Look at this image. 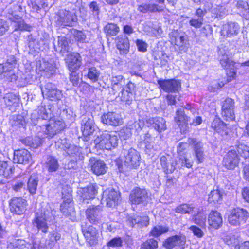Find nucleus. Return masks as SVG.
<instances>
[{
    "label": "nucleus",
    "mask_w": 249,
    "mask_h": 249,
    "mask_svg": "<svg viewBox=\"0 0 249 249\" xmlns=\"http://www.w3.org/2000/svg\"><path fill=\"white\" fill-rule=\"evenodd\" d=\"M55 212L48 203L43 204L38 211L36 212V217L33 221L34 226L42 232H47L48 222H51L54 219Z\"/></svg>",
    "instance_id": "obj_1"
},
{
    "label": "nucleus",
    "mask_w": 249,
    "mask_h": 249,
    "mask_svg": "<svg viewBox=\"0 0 249 249\" xmlns=\"http://www.w3.org/2000/svg\"><path fill=\"white\" fill-rule=\"evenodd\" d=\"M236 150L231 149L224 156L223 163L228 169H234L239 163V156L245 160L249 159V147L244 143H239L236 147Z\"/></svg>",
    "instance_id": "obj_2"
},
{
    "label": "nucleus",
    "mask_w": 249,
    "mask_h": 249,
    "mask_svg": "<svg viewBox=\"0 0 249 249\" xmlns=\"http://www.w3.org/2000/svg\"><path fill=\"white\" fill-rule=\"evenodd\" d=\"M118 142L119 139L117 136L105 132L98 135L94 140L93 143L96 149L110 150L118 146Z\"/></svg>",
    "instance_id": "obj_3"
},
{
    "label": "nucleus",
    "mask_w": 249,
    "mask_h": 249,
    "mask_svg": "<svg viewBox=\"0 0 249 249\" xmlns=\"http://www.w3.org/2000/svg\"><path fill=\"white\" fill-rule=\"evenodd\" d=\"M218 55L221 66L227 70V81H231L236 74L235 63L228 57L227 52L223 48L219 49Z\"/></svg>",
    "instance_id": "obj_4"
},
{
    "label": "nucleus",
    "mask_w": 249,
    "mask_h": 249,
    "mask_svg": "<svg viewBox=\"0 0 249 249\" xmlns=\"http://www.w3.org/2000/svg\"><path fill=\"white\" fill-rule=\"evenodd\" d=\"M249 217V213L246 209L236 207L230 211L228 221L231 225L239 226L245 224Z\"/></svg>",
    "instance_id": "obj_5"
},
{
    "label": "nucleus",
    "mask_w": 249,
    "mask_h": 249,
    "mask_svg": "<svg viewBox=\"0 0 249 249\" xmlns=\"http://www.w3.org/2000/svg\"><path fill=\"white\" fill-rule=\"evenodd\" d=\"M62 193L64 200L60 205V210L64 215L72 221H75L76 220V212L72 203L71 195L70 193L64 195L63 191Z\"/></svg>",
    "instance_id": "obj_6"
},
{
    "label": "nucleus",
    "mask_w": 249,
    "mask_h": 249,
    "mask_svg": "<svg viewBox=\"0 0 249 249\" xmlns=\"http://www.w3.org/2000/svg\"><path fill=\"white\" fill-rule=\"evenodd\" d=\"M56 22L59 26H72L76 22L77 16L73 11L60 9L55 16Z\"/></svg>",
    "instance_id": "obj_7"
},
{
    "label": "nucleus",
    "mask_w": 249,
    "mask_h": 249,
    "mask_svg": "<svg viewBox=\"0 0 249 249\" xmlns=\"http://www.w3.org/2000/svg\"><path fill=\"white\" fill-rule=\"evenodd\" d=\"M169 36L171 43L176 46L180 51L186 52L187 51V37L184 33L173 30L169 33Z\"/></svg>",
    "instance_id": "obj_8"
},
{
    "label": "nucleus",
    "mask_w": 249,
    "mask_h": 249,
    "mask_svg": "<svg viewBox=\"0 0 249 249\" xmlns=\"http://www.w3.org/2000/svg\"><path fill=\"white\" fill-rule=\"evenodd\" d=\"M102 207L100 205H91L86 210V216L88 221L94 225L100 224L103 222L102 215Z\"/></svg>",
    "instance_id": "obj_9"
},
{
    "label": "nucleus",
    "mask_w": 249,
    "mask_h": 249,
    "mask_svg": "<svg viewBox=\"0 0 249 249\" xmlns=\"http://www.w3.org/2000/svg\"><path fill=\"white\" fill-rule=\"evenodd\" d=\"M124 164L129 168H137L140 165V155L139 152L133 148L128 150L124 149Z\"/></svg>",
    "instance_id": "obj_10"
},
{
    "label": "nucleus",
    "mask_w": 249,
    "mask_h": 249,
    "mask_svg": "<svg viewBox=\"0 0 249 249\" xmlns=\"http://www.w3.org/2000/svg\"><path fill=\"white\" fill-rule=\"evenodd\" d=\"M234 101L230 98H227L224 101L222 107L221 114L223 118L227 121H233L235 119Z\"/></svg>",
    "instance_id": "obj_11"
},
{
    "label": "nucleus",
    "mask_w": 249,
    "mask_h": 249,
    "mask_svg": "<svg viewBox=\"0 0 249 249\" xmlns=\"http://www.w3.org/2000/svg\"><path fill=\"white\" fill-rule=\"evenodd\" d=\"M81 129L84 136H89L93 133L95 130V123L92 115L87 114L82 116Z\"/></svg>",
    "instance_id": "obj_12"
},
{
    "label": "nucleus",
    "mask_w": 249,
    "mask_h": 249,
    "mask_svg": "<svg viewBox=\"0 0 249 249\" xmlns=\"http://www.w3.org/2000/svg\"><path fill=\"white\" fill-rule=\"evenodd\" d=\"M44 127V134L47 138H52L64 128L65 124L61 120H51Z\"/></svg>",
    "instance_id": "obj_13"
},
{
    "label": "nucleus",
    "mask_w": 249,
    "mask_h": 249,
    "mask_svg": "<svg viewBox=\"0 0 249 249\" xmlns=\"http://www.w3.org/2000/svg\"><path fill=\"white\" fill-rule=\"evenodd\" d=\"M41 90L42 94L51 101L59 100L63 95L61 91L52 83H46Z\"/></svg>",
    "instance_id": "obj_14"
},
{
    "label": "nucleus",
    "mask_w": 249,
    "mask_h": 249,
    "mask_svg": "<svg viewBox=\"0 0 249 249\" xmlns=\"http://www.w3.org/2000/svg\"><path fill=\"white\" fill-rule=\"evenodd\" d=\"M148 193L145 189L136 187L133 189L130 194V200L133 204H143L146 202Z\"/></svg>",
    "instance_id": "obj_15"
},
{
    "label": "nucleus",
    "mask_w": 249,
    "mask_h": 249,
    "mask_svg": "<svg viewBox=\"0 0 249 249\" xmlns=\"http://www.w3.org/2000/svg\"><path fill=\"white\" fill-rule=\"evenodd\" d=\"M82 231L86 241L90 246L94 245L98 243L99 234L96 228L91 225L87 227L82 226Z\"/></svg>",
    "instance_id": "obj_16"
},
{
    "label": "nucleus",
    "mask_w": 249,
    "mask_h": 249,
    "mask_svg": "<svg viewBox=\"0 0 249 249\" xmlns=\"http://www.w3.org/2000/svg\"><path fill=\"white\" fill-rule=\"evenodd\" d=\"M188 142L193 145L194 155L198 163H201L204 159L203 144L202 142L195 138H189Z\"/></svg>",
    "instance_id": "obj_17"
},
{
    "label": "nucleus",
    "mask_w": 249,
    "mask_h": 249,
    "mask_svg": "<svg viewBox=\"0 0 249 249\" xmlns=\"http://www.w3.org/2000/svg\"><path fill=\"white\" fill-rule=\"evenodd\" d=\"M158 84L166 92H178L181 88L180 82L177 80H159Z\"/></svg>",
    "instance_id": "obj_18"
},
{
    "label": "nucleus",
    "mask_w": 249,
    "mask_h": 249,
    "mask_svg": "<svg viewBox=\"0 0 249 249\" xmlns=\"http://www.w3.org/2000/svg\"><path fill=\"white\" fill-rule=\"evenodd\" d=\"M82 57L77 53H71L67 55L65 58L66 63L69 70L76 71L82 65Z\"/></svg>",
    "instance_id": "obj_19"
},
{
    "label": "nucleus",
    "mask_w": 249,
    "mask_h": 249,
    "mask_svg": "<svg viewBox=\"0 0 249 249\" xmlns=\"http://www.w3.org/2000/svg\"><path fill=\"white\" fill-rule=\"evenodd\" d=\"M103 199H105L108 207H114L120 199V193L114 189H108L103 192Z\"/></svg>",
    "instance_id": "obj_20"
},
{
    "label": "nucleus",
    "mask_w": 249,
    "mask_h": 249,
    "mask_svg": "<svg viewBox=\"0 0 249 249\" xmlns=\"http://www.w3.org/2000/svg\"><path fill=\"white\" fill-rule=\"evenodd\" d=\"M56 69L55 64L44 60L40 61L39 65L37 66L38 70L41 72V75L47 78L55 73Z\"/></svg>",
    "instance_id": "obj_21"
},
{
    "label": "nucleus",
    "mask_w": 249,
    "mask_h": 249,
    "mask_svg": "<svg viewBox=\"0 0 249 249\" xmlns=\"http://www.w3.org/2000/svg\"><path fill=\"white\" fill-rule=\"evenodd\" d=\"M160 164L166 173H171L174 171L177 165V160L170 155L166 154L160 158Z\"/></svg>",
    "instance_id": "obj_22"
},
{
    "label": "nucleus",
    "mask_w": 249,
    "mask_h": 249,
    "mask_svg": "<svg viewBox=\"0 0 249 249\" xmlns=\"http://www.w3.org/2000/svg\"><path fill=\"white\" fill-rule=\"evenodd\" d=\"M97 186L96 185L90 184L86 187L80 188L77 191V194L83 199L89 200L95 198L97 193Z\"/></svg>",
    "instance_id": "obj_23"
},
{
    "label": "nucleus",
    "mask_w": 249,
    "mask_h": 249,
    "mask_svg": "<svg viewBox=\"0 0 249 249\" xmlns=\"http://www.w3.org/2000/svg\"><path fill=\"white\" fill-rule=\"evenodd\" d=\"M175 121L179 126L181 131L183 133H186L189 130V122L190 118L188 117L185 114L184 111L182 109L178 110L176 112Z\"/></svg>",
    "instance_id": "obj_24"
},
{
    "label": "nucleus",
    "mask_w": 249,
    "mask_h": 249,
    "mask_svg": "<svg viewBox=\"0 0 249 249\" xmlns=\"http://www.w3.org/2000/svg\"><path fill=\"white\" fill-rule=\"evenodd\" d=\"M101 120L103 123L112 126H118L123 123V120L120 115L113 112H109L103 115L101 117Z\"/></svg>",
    "instance_id": "obj_25"
},
{
    "label": "nucleus",
    "mask_w": 249,
    "mask_h": 249,
    "mask_svg": "<svg viewBox=\"0 0 249 249\" xmlns=\"http://www.w3.org/2000/svg\"><path fill=\"white\" fill-rule=\"evenodd\" d=\"M240 27L238 24L235 22L230 21L222 26L221 34L227 37H230L236 35L239 30Z\"/></svg>",
    "instance_id": "obj_26"
},
{
    "label": "nucleus",
    "mask_w": 249,
    "mask_h": 249,
    "mask_svg": "<svg viewBox=\"0 0 249 249\" xmlns=\"http://www.w3.org/2000/svg\"><path fill=\"white\" fill-rule=\"evenodd\" d=\"M209 228L214 229H219L222 224V218L219 212L212 211L208 218Z\"/></svg>",
    "instance_id": "obj_27"
},
{
    "label": "nucleus",
    "mask_w": 249,
    "mask_h": 249,
    "mask_svg": "<svg viewBox=\"0 0 249 249\" xmlns=\"http://www.w3.org/2000/svg\"><path fill=\"white\" fill-rule=\"evenodd\" d=\"M185 242L186 238L184 236L176 235L167 238L163 242V246L166 249H170L176 246L183 247Z\"/></svg>",
    "instance_id": "obj_28"
},
{
    "label": "nucleus",
    "mask_w": 249,
    "mask_h": 249,
    "mask_svg": "<svg viewBox=\"0 0 249 249\" xmlns=\"http://www.w3.org/2000/svg\"><path fill=\"white\" fill-rule=\"evenodd\" d=\"M212 128L222 136L228 135L230 129L226 124L224 123L219 118H215L212 122Z\"/></svg>",
    "instance_id": "obj_29"
},
{
    "label": "nucleus",
    "mask_w": 249,
    "mask_h": 249,
    "mask_svg": "<svg viewBox=\"0 0 249 249\" xmlns=\"http://www.w3.org/2000/svg\"><path fill=\"white\" fill-rule=\"evenodd\" d=\"M91 169L93 173L97 175L105 174L107 170L105 163L101 160L90 159Z\"/></svg>",
    "instance_id": "obj_30"
},
{
    "label": "nucleus",
    "mask_w": 249,
    "mask_h": 249,
    "mask_svg": "<svg viewBox=\"0 0 249 249\" xmlns=\"http://www.w3.org/2000/svg\"><path fill=\"white\" fill-rule=\"evenodd\" d=\"M147 123L151 125L155 130L161 132L166 129L165 120L161 117L151 118L147 120Z\"/></svg>",
    "instance_id": "obj_31"
},
{
    "label": "nucleus",
    "mask_w": 249,
    "mask_h": 249,
    "mask_svg": "<svg viewBox=\"0 0 249 249\" xmlns=\"http://www.w3.org/2000/svg\"><path fill=\"white\" fill-rule=\"evenodd\" d=\"M138 10L142 13H146L148 12L154 13L156 12H162L163 11V7L154 3H142L138 7Z\"/></svg>",
    "instance_id": "obj_32"
},
{
    "label": "nucleus",
    "mask_w": 249,
    "mask_h": 249,
    "mask_svg": "<svg viewBox=\"0 0 249 249\" xmlns=\"http://www.w3.org/2000/svg\"><path fill=\"white\" fill-rule=\"evenodd\" d=\"M54 49L56 52L64 55L70 50V46L66 37H58L57 46L54 45Z\"/></svg>",
    "instance_id": "obj_33"
},
{
    "label": "nucleus",
    "mask_w": 249,
    "mask_h": 249,
    "mask_svg": "<svg viewBox=\"0 0 249 249\" xmlns=\"http://www.w3.org/2000/svg\"><path fill=\"white\" fill-rule=\"evenodd\" d=\"M44 165L49 173L57 171L59 167L58 160L52 156L47 157Z\"/></svg>",
    "instance_id": "obj_34"
},
{
    "label": "nucleus",
    "mask_w": 249,
    "mask_h": 249,
    "mask_svg": "<svg viewBox=\"0 0 249 249\" xmlns=\"http://www.w3.org/2000/svg\"><path fill=\"white\" fill-rule=\"evenodd\" d=\"M14 171L15 167L13 165L9 164L6 161L0 160V176L10 178Z\"/></svg>",
    "instance_id": "obj_35"
},
{
    "label": "nucleus",
    "mask_w": 249,
    "mask_h": 249,
    "mask_svg": "<svg viewBox=\"0 0 249 249\" xmlns=\"http://www.w3.org/2000/svg\"><path fill=\"white\" fill-rule=\"evenodd\" d=\"M127 222L130 226L133 227L137 224L138 226H147L149 224V218L148 216H132L128 218Z\"/></svg>",
    "instance_id": "obj_36"
},
{
    "label": "nucleus",
    "mask_w": 249,
    "mask_h": 249,
    "mask_svg": "<svg viewBox=\"0 0 249 249\" xmlns=\"http://www.w3.org/2000/svg\"><path fill=\"white\" fill-rule=\"evenodd\" d=\"M117 48L123 53H126L129 49L128 37L124 35H120L116 39Z\"/></svg>",
    "instance_id": "obj_37"
},
{
    "label": "nucleus",
    "mask_w": 249,
    "mask_h": 249,
    "mask_svg": "<svg viewBox=\"0 0 249 249\" xmlns=\"http://www.w3.org/2000/svg\"><path fill=\"white\" fill-rule=\"evenodd\" d=\"M207 214L203 211H197V213L192 217V221L201 228L206 227Z\"/></svg>",
    "instance_id": "obj_38"
},
{
    "label": "nucleus",
    "mask_w": 249,
    "mask_h": 249,
    "mask_svg": "<svg viewBox=\"0 0 249 249\" xmlns=\"http://www.w3.org/2000/svg\"><path fill=\"white\" fill-rule=\"evenodd\" d=\"M66 154L72 159L78 160H83L84 157L81 149L75 145H70L66 151Z\"/></svg>",
    "instance_id": "obj_39"
},
{
    "label": "nucleus",
    "mask_w": 249,
    "mask_h": 249,
    "mask_svg": "<svg viewBox=\"0 0 249 249\" xmlns=\"http://www.w3.org/2000/svg\"><path fill=\"white\" fill-rule=\"evenodd\" d=\"M104 31L107 36L112 37L116 36L120 31V28L117 24L108 23L104 27Z\"/></svg>",
    "instance_id": "obj_40"
},
{
    "label": "nucleus",
    "mask_w": 249,
    "mask_h": 249,
    "mask_svg": "<svg viewBox=\"0 0 249 249\" xmlns=\"http://www.w3.org/2000/svg\"><path fill=\"white\" fill-rule=\"evenodd\" d=\"M89 9L91 12H92L93 16L89 18L90 24L95 23L99 20V14L100 9L96 2H91L89 5Z\"/></svg>",
    "instance_id": "obj_41"
},
{
    "label": "nucleus",
    "mask_w": 249,
    "mask_h": 249,
    "mask_svg": "<svg viewBox=\"0 0 249 249\" xmlns=\"http://www.w3.org/2000/svg\"><path fill=\"white\" fill-rule=\"evenodd\" d=\"M195 207L192 204H182L175 209L176 213L180 214H192L194 211Z\"/></svg>",
    "instance_id": "obj_42"
},
{
    "label": "nucleus",
    "mask_w": 249,
    "mask_h": 249,
    "mask_svg": "<svg viewBox=\"0 0 249 249\" xmlns=\"http://www.w3.org/2000/svg\"><path fill=\"white\" fill-rule=\"evenodd\" d=\"M223 192L216 189L212 191L209 195L208 201L209 203H219L222 200Z\"/></svg>",
    "instance_id": "obj_43"
},
{
    "label": "nucleus",
    "mask_w": 249,
    "mask_h": 249,
    "mask_svg": "<svg viewBox=\"0 0 249 249\" xmlns=\"http://www.w3.org/2000/svg\"><path fill=\"white\" fill-rule=\"evenodd\" d=\"M38 179L36 174L31 175L28 181V188L30 193L35 194L36 192Z\"/></svg>",
    "instance_id": "obj_44"
},
{
    "label": "nucleus",
    "mask_w": 249,
    "mask_h": 249,
    "mask_svg": "<svg viewBox=\"0 0 249 249\" xmlns=\"http://www.w3.org/2000/svg\"><path fill=\"white\" fill-rule=\"evenodd\" d=\"M15 64L16 58L15 56L11 55L9 56L4 66L0 64V74L4 71L5 69H6V71H11L15 68Z\"/></svg>",
    "instance_id": "obj_45"
},
{
    "label": "nucleus",
    "mask_w": 249,
    "mask_h": 249,
    "mask_svg": "<svg viewBox=\"0 0 249 249\" xmlns=\"http://www.w3.org/2000/svg\"><path fill=\"white\" fill-rule=\"evenodd\" d=\"M236 7L243 13L245 18L249 19V6L247 2L243 0L237 1Z\"/></svg>",
    "instance_id": "obj_46"
},
{
    "label": "nucleus",
    "mask_w": 249,
    "mask_h": 249,
    "mask_svg": "<svg viewBox=\"0 0 249 249\" xmlns=\"http://www.w3.org/2000/svg\"><path fill=\"white\" fill-rule=\"evenodd\" d=\"M223 241L228 245H232L240 246L239 244V239L238 237L232 233H229L226 234L223 238Z\"/></svg>",
    "instance_id": "obj_47"
},
{
    "label": "nucleus",
    "mask_w": 249,
    "mask_h": 249,
    "mask_svg": "<svg viewBox=\"0 0 249 249\" xmlns=\"http://www.w3.org/2000/svg\"><path fill=\"white\" fill-rule=\"evenodd\" d=\"M100 74V71L94 67L88 68L87 77L93 82L98 80Z\"/></svg>",
    "instance_id": "obj_48"
},
{
    "label": "nucleus",
    "mask_w": 249,
    "mask_h": 249,
    "mask_svg": "<svg viewBox=\"0 0 249 249\" xmlns=\"http://www.w3.org/2000/svg\"><path fill=\"white\" fill-rule=\"evenodd\" d=\"M27 201L21 198H17V214H22L26 210Z\"/></svg>",
    "instance_id": "obj_49"
},
{
    "label": "nucleus",
    "mask_w": 249,
    "mask_h": 249,
    "mask_svg": "<svg viewBox=\"0 0 249 249\" xmlns=\"http://www.w3.org/2000/svg\"><path fill=\"white\" fill-rule=\"evenodd\" d=\"M120 98L122 102H125L128 105H130L133 101V93L131 91L125 90L124 89H122Z\"/></svg>",
    "instance_id": "obj_50"
},
{
    "label": "nucleus",
    "mask_w": 249,
    "mask_h": 249,
    "mask_svg": "<svg viewBox=\"0 0 249 249\" xmlns=\"http://www.w3.org/2000/svg\"><path fill=\"white\" fill-rule=\"evenodd\" d=\"M17 163L23 164L28 160L27 150H17Z\"/></svg>",
    "instance_id": "obj_51"
},
{
    "label": "nucleus",
    "mask_w": 249,
    "mask_h": 249,
    "mask_svg": "<svg viewBox=\"0 0 249 249\" xmlns=\"http://www.w3.org/2000/svg\"><path fill=\"white\" fill-rule=\"evenodd\" d=\"M168 231V229L166 227L157 225L153 228L150 233L152 236L157 237Z\"/></svg>",
    "instance_id": "obj_52"
},
{
    "label": "nucleus",
    "mask_w": 249,
    "mask_h": 249,
    "mask_svg": "<svg viewBox=\"0 0 249 249\" xmlns=\"http://www.w3.org/2000/svg\"><path fill=\"white\" fill-rule=\"evenodd\" d=\"M21 141L25 145L30 146L34 148L37 147L41 144L40 139L38 137H36L34 139H31L30 138H27Z\"/></svg>",
    "instance_id": "obj_53"
},
{
    "label": "nucleus",
    "mask_w": 249,
    "mask_h": 249,
    "mask_svg": "<svg viewBox=\"0 0 249 249\" xmlns=\"http://www.w3.org/2000/svg\"><path fill=\"white\" fill-rule=\"evenodd\" d=\"M55 145L57 148L66 151L69 148L71 145L68 142V140L65 138L64 139H59L58 140L55 142Z\"/></svg>",
    "instance_id": "obj_54"
},
{
    "label": "nucleus",
    "mask_w": 249,
    "mask_h": 249,
    "mask_svg": "<svg viewBox=\"0 0 249 249\" xmlns=\"http://www.w3.org/2000/svg\"><path fill=\"white\" fill-rule=\"evenodd\" d=\"M157 247V241L154 239H150L142 244L140 249H154Z\"/></svg>",
    "instance_id": "obj_55"
},
{
    "label": "nucleus",
    "mask_w": 249,
    "mask_h": 249,
    "mask_svg": "<svg viewBox=\"0 0 249 249\" xmlns=\"http://www.w3.org/2000/svg\"><path fill=\"white\" fill-rule=\"evenodd\" d=\"M123 245V240L120 237H114L108 241L107 246L113 248L121 247Z\"/></svg>",
    "instance_id": "obj_56"
},
{
    "label": "nucleus",
    "mask_w": 249,
    "mask_h": 249,
    "mask_svg": "<svg viewBox=\"0 0 249 249\" xmlns=\"http://www.w3.org/2000/svg\"><path fill=\"white\" fill-rule=\"evenodd\" d=\"M144 126V122L142 120H138V121H135L132 124H129V127L131 130H135V132H139Z\"/></svg>",
    "instance_id": "obj_57"
},
{
    "label": "nucleus",
    "mask_w": 249,
    "mask_h": 249,
    "mask_svg": "<svg viewBox=\"0 0 249 249\" xmlns=\"http://www.w3.org/2000/svg\"><path fill=\"white\" fill-rule=\"evenodd\" d=\"M71 72L70 74V80L72 83L73 86L78 87L79 85L80 78L78 74L76 71H70Z\"/></svg>",
    "instance_id": "obj_58"
},
{
    "label": "nucleus",
    "mask_w": 249,
    "mask_h": 249,
    "mask_svg": "<svg viewBox=\"0 0 249 249\" xmlns=\"http://www.w3.org/2000/svg\"><path fill=\"white\" fill-rule=\"evenodd\" d=\"M73 35L75 40L78 42H86V36L82 31L76 30L74 32Z\"/></svg>",
    "instance_id": "obj_59"
},
{
    "label": "nucleus",
    "mask_w": 249,
    "mask_h": 249,
    "mask_svg": "<svg viewBox=\"0 0 249 249\" xmlns=\"http://www.w3.org/2000/svg\"><path fill=\"white\" fill-rule=\"evenodd\" d=\"M189 229L193 232L194 235L196 236L197 238H201L204 234L202 230L196 226H191L189 228Z\"/></svg>",
    "instance_id": "obj_60"
},
{
    "label": "nucleus",
    "mask_w": 249,
    "mask_h": 249,
    "mask_svg": "<svg viewBox=\"0 0 249 249\" xmlns=\"http://www.w3.org/2000/svg\"><path fill=\"white\" fill-rule=\"evenodd\" d=\"M136 44L138 47V50L139 51L142 52H145L147 51L148 45L145 42H144L142 40H136Z\"/></svg>",
    "instance_id": "obj_61"
},
{
    "label": "nucleus",
    "mask_w": 249,
    "mask_h": 249,
    "mask_svg": "<svg viewBox=\"0 0 249 249\" xmlns=\"http://www.w3.org/2000/svg\"><path fill=\"white\" fill-rule=\"evenodd\" d=\"M32 27L24 23L23 20L17 21V30L18 29L20 30H25L30 31Z\"/></svg>",
    "instance_id": "obj_62"
},
{
    "label": "nucleus",
    "mask_w": 249,
    "mask_h": 249,
    "mask_svg": "<svg viewBox=\"0 0 249 249\" xmlns=\"http://www.w3.org/2000/svg\"><path fill=\"white\" fill-rule=\"evenodd\" d=\"M30 247L32 248L31 244H26L25 240H17V248L18 249H29Z\"/></svg>",
    "instance_id": "obj_63"
},
{
    "label": "nucleus",
    "mask_w": 249,
    "mask_h": 249,
    "mask_svg": "<svg viewBox=\"0 0 249 249\" xmlns=\"http://www.w3.org/2000/svg\"><path fill=\"white\" fill-rule=\"evenodd\" d=\"M203 19L198 18V19H191L189 21V24L191 26H193L196 28H199L201 27L203 24Z\"/></svg>",
    "instance_id": "obj_64"
}]
</instances>
